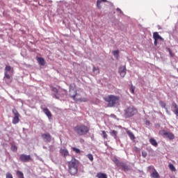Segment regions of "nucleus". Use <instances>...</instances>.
<instances>
[{
  "instance_id": "obj_1",
  "label": "nucleus",
  "mask_w": 178,
  "mask_h": 178,
  "mask_svg": "<svg viewBox=\"0 0 178 178\" xmlns=\"http://www.w3.org/2000/svg\"><path fill=\"white\" fill-rule=\"evenodd\" d=\"M104 99L107 102L108 108H115V106H118V104L120 102V97L113 95H109L104 97Z\"/></svg>"
},
{
  "instance_id": "obj_2",
  "label": "nucleus",
  "mask_w": 178,
  "mask_h": 178,
  "mask_svg": "<svg viewBox=\"0 0 178 178\" xmlns=\"http://www.w3.org/2000/svg\"><path fill=\"white\" fill-rule=\"evenodd\" d=\"M80 162L79 160L72 158L70 161L68 162V172L72 175V176H74L75 175H77V172H79V165Z\"/></svg>"
},
{
  "instance_id": "obj_3",
  "label": "nucleus",
  "mask_w": 178,
  "mask_h": 178,
  "mask_svg": "<svg viewBox=\"0 0 178 178\" xmlns=\"http://www.w3.org/2000/svg\"><path fill=\"white\" fill-rule=\"evenodd\" d=\"M74 130L78 136H86V134L90 131V129L84 124L76 125L74 128Z\"/></svg>"
},
{
  "instance_id": "obj_4",
  "label": "nucleus",
  "mask_w": 178,
  "mask_h": 178,
  "mask_svg": "<svg viewBox=\"0 0 178 178\" xmlns=\"http://www.w3.org/2000/svg\"><path fill=\"white\" fill-rule=\"evenodd\" d=\"M124 116H125V118H131L137 113V108L133 106H129L124 111Z\"/></svg>"
},
{
  "instance_id": "obj_5",
  "label": "nucleus",
  "mask_w": 178,
  "mask_h": 178,
  "mask_svg": "<svg viewBox=\"0 0 178 178\" xmlns=\"http://www.w3.org/2000/svg\"><path fill=\"white\" fill-rule=\"evenodd\" d=\"M160 136H162L164 138H168L169 140H175V134L170 131H167L165 129L159 131Z\"/></svg>"
},
{
  "instance_id": "obj_6",
  "label": "nucleus",
  "mask_w": 178,
  "mask_h": 178,
  "mask_svg": "<svg viewBox=\"0 0 178 178\" xmlns=\"http://www.w3.org/2000/svg\"><path fill=\"white\" fill-rule=\"evenodd\" d=\"M76 95H77V90L73 86H70V97L74 99V101H76Z\"/></svg>"
},
{
  "instance_id": "obj_7",
  "label": "nucleus",
  "mask_w": 178,
  "mask_h": 178,
  "mask_svg": "<svg viewBox=\"0 0 178 178\" xmlns=\"http://www.w3.org/2000/svg\"><path fill=\"white\" fill-rule=\"evenodd\" d=\"M19 160L21 162H30L31 161V156L22 154L19 155Z\"/></svg>"
},
{
  "instance_id": "obj_8",
  "label": "nucleus",
  "mask_w": 178,
  "mask_h": 178,
  "mask_svg": "<svg viewBox=\"0 0 178 178\" xmlns=\"http://www.w3.org/2000/svg\"><path fill=\"white\" fill-rule=\"evenodd\" d=\"M127 70L126 69V65H120L118 68V73L120 74L121 77H124Z\"/></svg>"
},
{
  "instance_id": "obj_9",
  "label": "nucleus",
  "mask_w": 178,
  "mask_h": 178,
  "mask_svg": "<svg viewBox=\"0 0 178 178\" xmlns=\"http://www.w3.org/2000/svg\"><path fill=\"white\" fill-rule=\"evenodd\" d=\"M42 138L44 143H51L52 141V136L49 133L42 134Z\"/></svg>"
},
{
  "instance_id": "obj_10",
  "label": "nucleus",
  "mask_w": 178,
  "mask_h": 178,
  "mask_svg": "<svg viewBox=\"0 0 178 178\" xmlns=\"http://www.w3.org/2000/svg\"><path fill=\"white\" fill-rule=\"evenodd\" d=\"M43 112L47 116L48 119L51 120V118H52V113H51L49 109H48V108H43Z\"/></svg>"
},
{
  "instance_id": "obj_11",
  "label": "nucleus",
  "mask_w": 178,
  "mask_h": 178,
  "mask_svg": "<svg viewBox=\"0 0 178 178\" xmlns=\"http://www.w3.org/2000/svg\"><path fill=\"white\" fill-rule=\"evenodd\" d=\"M153 38H154V40H156L157 41L159 40L160 41H163V38H162V36L159 35V33H158V32H154L153 33Z\"/></svg>"
},
{
  "instance_id": "obj_12",
  "label": "nucleus",
  "mask_w": 178,
  "mask_h": 178,
  "mask_svg": "<svg viewBox=\"0 0 178 178\" xmlns=\"http://www.w3.org/2000/svg\"><path fill=\"white\" fill-rule=\"evenodd\" d=\"M60 154L62 155V156L66 157L69 155V151H67V149H60Z\"/></svg>"
},
{
  "instance_id": "obj_13",
  "label": "nucleus",
  "mask_w": 178,
  "mask_h": 178,
  "mask_svg": "<svg viewBox=\"0 0 178 178\" xmlns=\"http://www.w3.org/2000/svg\"><path fill=\"white\" fill-rule=\"evenodd\" d=\"M51 91L54 92V95L56 99H59V94H58V89L55 87H51Z\"/></svg>"
},
{
  "instance_id": "obj_14",
  "label": "nucleus",
  "mask_w": 178,
  "mask_h": 178,
  "mask_svg": "<svg viewBox=\"0 0 178 178\" xmlns=\"http://www.w3.org/2000/svg\"><path fill=\"white\" fill-rule=\"evenodd\" d=\"M110 134L112 137H113V138H115V140H118V131H115V130H110Z\"/></svg>"
},
{
  "instance_id": "obj_15",
  "label": "nucleus",
  "mask_w": 178,
  "mask_h": 178,
  "mask_svg": "<svg viewBox=\"0 0 178 178\" xmlns=\"http://www.w3.org/2000/svg\"><path fill=\"white\" fill-rule=\"evenodd\" d=\"M37 60L41 66H45V60L43 58L39 57L38 58Z\"/></svg>"
},
{
  "instance_id": "obj_16",
  "label": "nucleus",
  "mask_w": 178,
  "mask_h": 178,
  "mask_svg": "<svg viewBox=\"0 0 178 178\" xmlns=\"http://www.w3.org/2000/svg\"><path fill=\"white\" fill-rule=\"evenodd\" d=\"M149 143L153 145L154 147H158V142H156V140H155L154 138H151L149 139Z\"/></svg>"
},
{
  "instance_id": "obj_17",
  "label": "nucleus",
  "mask_w": 178,
  "mask_h": 178,
  "mask_svg": "<svg viewBox=\"0 0 178 178\" xmlns=\"http://www.w3.org/2000/svg\"><path fill=\"white\" fill-rule=\"evenodd\" d=\"M151 177L154 178H159V173L156 172V170L154 169L153 172L151 174Z\"/></svg>"
},
{
  "instance_id": "obj_18",
  "label": "nucleus",
  "mask_w": 178,
  "mask_h": 178,
  "mask_svg": "<svg viewBox=\"0 0 178 178\" xmlns=\"http://www.w3.org/2000/svg\"><path fill=\"white\" fill-rule=\"evenodd\" d=\"M102 2H108V1H106V0H97V6L98 9H101V8H102L101 3H102Z\"/></svg>"
},
{
  "instance_id": "obj_19",
  "label": "nucleus",
  "mask_w": 178,
  "mask_h": 178,
  "mask_svg": "<svg viewBox=\"0 0 178 178\" xmlns=\"http://www.w3.org/2000/svg\"><path fill=\"white\" fill-rule=\"evenodd\" d=\"M19 115H15L13 118V124H17V123H19Z\"/></svg>"
},
{
  "instance_id": "obj_20",
  "label": "nucleus",
  "mask_w": 178,
  "mask_h": 178,
  "mask_svg": "<svg viewBox=\"0 0 178 178\" xmlns=\"http://www.w3.org/2000/svg\"><path fill=\"white\" fill-rule=\"evenodd\" d=\"M97 177H98V178H108V175H106V174H105V173L99 172V173H97Z\"/></svg>"
},
{
  "instance_id": "obj_21",
  "label": "nucleus",
  "mask_w": 178,
  "mask_h": 178,
  "mask_svg": "<svg viewBox=\"0 0 178 178\" xmlns=\"http://www.w3.org/2000/svg\"><path fill=\"white\" fill-rule=\"evenodd\" d=\"M127 134H128L129 137L131 139V140H134V138H136V137L134 136V134H133V132L130 131H127Z\"/></svg>"
},
{
  "instance_id": "obj_22",
  "label": "nucleus",
  "mask_w": 178,
  "mask_h": 178,
  "mask_svg": "<svg viewBox=\"0 0 178 178\" xmlns=\"http://www.w3.org/2000/svg\"><path fill=\"white\" fill-rule=\"evenodd\" d=\"M168 168L170 169V170H171V172H176V168L175 167V165L172 163L168 165Z\"/></svg>"
},
{
  "instance_id": "obj_23",
  "label": "nucleus",
  "mask_w": 178,
  "mask_h": 178,
  "mask_svg": "<svg viewBox=\"0 0 178 178\" xmlns=\"http://www.w3.org/2000/svg\"><path fill=\"white\" fill-rule=\"evenodd\" d=\"M72 149L76 154H81V150H80V149H78L77 147H72Z\"/></svg>"
},
{
  "instance_id": "obj_24",
  "label": "nucleus",
  "mask_w": 178,
  "mask_h": 178,
  "mask_svg": "<svg viewBox=\"0 0 178 178\" xmlns=\"http://www.w3.org/2000/svg\"><path fill=\"white\" fill-rule=\"evenodd\" d=\"M92 70H93L94 73H95V74H99V67H93Z\"/></svg>"
},
{
  "instance_id": "obj_25",
  "label": "nucleus",
  "mask_w": 178,
  "mask_h": 178,
  "mask_svg": "<svg viewBox=\"0 0 178 178\" xmlns=\"http://www.w3.org/2000/svg\"><path fill=\"white\" fill-rule=\"evenodd\" d=\"M11 150L13 152H16V151H17V146L15 145H11Z\"/></svg>"
},
{
  "instance_id": "obj_26",
  "label": "nucleus",
  "mask_w": 178,
  "mask_h": 178,
  "mask_svg": "<svg viewBox=\"0 0 178 178\" xmlns=\"http://www.w3.org/2000/svg\"><path fill=\"white\" fill-rule=\"evenodd\" d=\"M13 113L15 115V116H20V114H19V112H17V110L16 108L13 109Z\"/></svg>"
},
{
  "instance_id": "obj_27",
  "label": "nucleus",
  "mask_w": 178,
  "mask_h": 178,
  "mask_svg": "<svg viewBox=\"0 0 178 178\" xmlns=\"http://www.w3.org/2000/svg\"><path fill=\"white\" fill-rule=\"evenodd\" d=\"M113 56H115V58L119 57V50L113 51Z\"/></svg>"
},
{
  "instance_id": "obj_28",
  "label": "nucleus",
  "mask_w": 178,
  "mask_h": 178,
  "mask_svg": "<svg viewBox=\"0 0 178 178\" xmlns=\"http://www.w3.org/2000/svg\"><path fill=\"white\" fill-rule=\"evenodd\" d=\"M87 157L88 158V159H90L91 162L94 161V156L91 154H88Z\"/></svg>"
},
{
  "instance_id": "obj_29",
  "label": "nucleus",
  "mask_w": 178,
  "mask_h": 178,
  "mask_svg": "<svg viewBox=\"0 0 178 178\" xmlns=\"http://www.w3.org/2000/svg\"><path fill=\"white\" fill-rule=\"evenodd\" d=\"M12 67L9 65H6L5 67V72H6V73H8V72H10Z\"/></svg>"
},
{
  "instance_id": "obj_30",
  "label": "nucleus",
  "mask_w": 178,
  "mask_h": 178,
  "mask_svg": "<svg viewBox=\"0 0 178 178\" xmlns=\"http://www.w3.org/2000/svg\"><path fill=\"white\" fill-rule=\"evenodd\" d=\"M122 169H124V170H129V166L126 164H122Z\"/></svg>"
},
{
  "instance_id": "obj_31",
  "label": "nucleus",
  "mask_w": 178,
  "mask_h": 178,
  "mask_svg": "<svg viewBox=\"0 0 178 178\" xmlns=\"http://www.w3.org/2000/svg\"><path fill=\"white\" fill-rule=\"evenodd\" d=\"M49 151H50L51 152H54V151H55V147H54V145H50L49 147Z\"/></svg>"
},
{
  "instance_id": "obj_32",
  "label": "nucleus",
  "mask_w": 178,
  "mask_h": 178,
  "mask_svg": "<svg viewBox=\"0 0 178 178\" xmlns=\"http://www.w3.org/2000/svg\"><path fill=\"white\" fill-rule=\"evenodd\" d=\"M102 136L103 138H108V134H106V132H105V131H102Z\"/></svg>"
},
{
  "instance_id": "obj_33",
  "label": "nucleus",
  "mask_w": 178,
  "mask_h": 178,
  "mask_svg": "<svg viewBox=\"0 0 178 178\" xmlns=\"http://www.w3.org/2000/svg\"><path fill=\"white\" fill-rule=\"evenodd\" d=\"M6 178H13V175L10 172H7Z\"/></svg>"
},
{
  "instance_id": "obj_34",
  "label": "nucleus",
  "mask_w": 178,
  "mask_h": 178,
  "mask_svg": "<svg viewBox=\"0 0 178 178\" xmlns=\"http://www.w3.org/2000/svg\"><path fill=\"white\" fill-rule=\"evenodd\" d=\"M154 169H155V168L152 165H149L147 167L148 172H151V170H154Z\"/></svg>"
},
{
  "instance_id": "obj_35",
  "label": "nucleus",
  "mask_w": 178,
  "mask_h": 178,
  "mask_svg": "<svg viewBox=\"0 0 178 178\" xmlns=\"http://www.w3.org/2000/svg\"><path fill=\"white\" fill-rule=\"evenodd\" d=\"M4 75H5V77L6 79H8V80H9V79H10V75H9V74H8V72H5Z\"/></svg>"
},
{
  "instance_id": "obj_36",
  "label": "nucleus",
  "mask_w": 178,
  "mask_h": 178,
  "mask_svg": "<svg viewBox=\"0 0 178 178\" xmlns=\"http://www.w3.org/2000/svg\"><path fill=\"white\" fill-rule=\"evenodd\" d=\"M136 90V87L134 86H131V94H134V90Z\"/></svg>"
},
{
  "instance_id": "obj_37",
  "label": "nucleus",
  "mask_w": 178,
  "mask_h": 178,
  "mask_svg": "<svg viewBox=\"0 0 178 178\" xmlns=\"http://www.w3.org/2000/svg\"><path fill=\"white\" fill-rule=\"evenodd\" d=\"M79 101H81V102H87V98L81 97L79 99Z\"/></svg>"
},
{
  "instance_id": "obj_38",
  "label": "nucleus",
  "mask_w": 178,
  "mask_h": 178,
  "mask_svg": "<svg viewBox=\"0 0 178 178\" xmlns=\"http://www.w3.org/2000/svg\"><path fill=\"white\" fill-rule=\"evenodd\" d=\"M147 155V152L145 151L142 152V156H143V158H146Z\"/></svg>"
},
{
  "instance_id": "obj_39",
  "label": "nucleus",
  "mask_w": 178,
  "mask_h": 178,
  "mask_svg": "<svg viewBox=\"0 0 178 178\" xmlns=\"http://www.w3.org/2000/svg\"><path fill=\"white\" fill-rule=\"evenodd\" d=\"M174 113H175V115H176V116L178 117V108H175V109L174 110Z\"/></svg>"
},
{
  "instance_id": "obj_40",
  "label": "nucleus",
  "mask_w": 178,
  "mask_h": 178,
  "mask_svg": "<svg viewBox=\"0 0 178 178\" xmlns=\"http://www.w3.org/2000/svg\"><path fill=\"white\" fill-rule=\"evenodd\" d=\"M172 106L175 108V109H177L178 107H177V104L176 103H172Z\"/></svg>"
},
{
  "instance_id": "obj_41",
  "label": "nucleus",
  "mask_w": 178,
  "mask_h": 178,
  "mask_svg": "<svg viewBox=\"0 0 178 178\" xmlns=\"http://www.w3.org/2000/svg\"><path fill=\"white\" fill-rule=\"evenodd\" d=\"M117 12H120V15H123V11H122L119 8H117Z\"/></svg>"
},
{
  "instance_id": "obj_42",
  "label": "nucleus",
  "mask_w": 178,
  "mask_h": 178,
  "mask_svg": "<svg viewBox=\"0 0 178 178\" xmlns=\"http://www.w3.org/2000/svg\"><path fill=\"white\" fill-rule=\"evenodd\" d=\"M145 124H146L147 126H149V124H151V122H149V120H146V121H145Z\"/></svg>"
},
{
  "instance_id": "obj_43",
  "label": "nucleus",
  "mask_w": 178,
  "mask_h": 178,
  "mask_svg": "<svg viewBox=\"0 0 178 178\" xmlns=\"http://www.w3.org/2000/svg\"><path fill=\"white\" fill-rule=\"evenodd\" d=\"M158 45V40L156 39H154V46L156 47Z\"/></svg>"
},
{
  "instance_id": "obj_44",
  "label": "nucleus",
  "mask_w": 178,
  "mask_h": 178,
  "mask_svg": "<svg viewBox=\"0 0 178 178\" xmlns=\"http://www.w3.org/2000/svg\"><path fill=\"white\" fill-rule=\"evenodd\" d=\"M111 118H116V116L115 115V114H111Z\"/></svg>"
},
{
  "instance_id": "obj_45",
  "label": "nucleus",
  "mask_w": 178,
  "mask_h": 178,
  "mask_svg": "<svg viewBox=\"0 0 178 178\" xmlns=\"http://www.w3.org/2000/svg\"><path fill=\"white\" fill-rule=\"evenodd\" d=\"M170 54L171 56H173V54H172V51H170Z\"/></svg>"
},
{
  "instance_id": "obj_46",
  "label": "nucleus",
  "mask_w": 178,
  "mask_h": 178,
  "mask_svg": "<svg viewBox=\"0 0 178 178\" xmlns=\"http://www.w3.org/2000/svg\"><path fill=\"white\" fill-rule=\"evenodd\" d=\"M44 149H47V147L43 146Z\"/></svg>"
},
{
  "instance_id": "obj_47",
  "label": "nucleus",
  "mask_w": 178,
  "mask_h": 178,
  "mask_svg": "<svg viewBox=\"0 0 178 178\" xmlns=\"http://www.w3.org/2000/svg\"><path fill=\"white\" fill-rule=\"evenodd\" d=\"M170 178H176V177H170Z\"/></svg>"
}]
</instances>
